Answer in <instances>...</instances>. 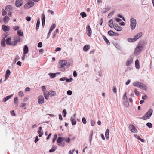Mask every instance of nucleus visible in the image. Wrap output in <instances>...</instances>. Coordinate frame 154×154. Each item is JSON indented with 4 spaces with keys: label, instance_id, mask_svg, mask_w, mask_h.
Masks as SVG:
<instances>
[{
    "label": "nucleus",
    "instance_id": "338daca9",
    "mask_svg": "<svg viewBox=\"0 0 154 154\" xmlns=\"http://www.w3.org/2000/svg\"><path fill=\"white\" fill-rule=\"evenodd\" d=\"M70 140V139L69 138H65V141L67 143H69Z\"/></svg>",
    "mask_w": 154,
    "mask_h": 154
},
{
    "label": "nucleus",
    "instance_id": "473e14b6",
    "mask_svg": "<svg viewBox=\"0 0 154 154\" xmlns=\"http://www.w3.org/2000/svg\"><path fill=\"white\" fill-rule=\"evenodd\" d=\"M134 136L136 138H137V139H138L139 140H140L141 142H144V140L143 139H141L140 138V137L139 135H138L137 134H135Z\"/></svg>",
    "mask_w": 154,
    "mask_h": 154
},
{
    "label": "nucleus",
    "instance_id": "9b49d317",
    "mask_svg": "<svg viewBox=\"0 0 154 154\" xmlns=\"http://www.w3.org/2000/svg\"><path fill=\"white\" fill-rule=\"evenodd\" d=\"M38 103L39 104H42L44 102V98L42 96H40L38 97Z\"/></svg>",
    "mask_w": 154,
    "mask_h": 154
},
{
    "label": "nucleus",
    "instance_id": "052dcab7",
    "mask_svg": "<svg viewBox=\"0 0 154 154\" xmlns=\"http://www.w3.org/2000/svg\"><path fill=\"white\" fill-rule=\"evenodd\" d=\"M124 105L126 107H128L129 106V104L128 102L126 101L124 103Z\"/></svg>",
    "mask_w": 154,
    "mask_h": 154
},
{
    "label": "nucleus",
    "instance_id": "f03ea898",
    "mask_svg": "<svg viewBox=\"0 0 154 154\" xmlns=\"http://www.w3.org/2000/svg\"><path fill=\"white\" fill-rule=\"evenodd\" d=\"M132 85L135 87H138L145 90H146L147 89V86L145 84L138 82H135L133 83Z\"/></svg>",
    "mask_w": 154,
    "mask_h": 154
},
{
    "label": "nucleus",
    "instance_id": "393cba45",
    "mask_svg": "<svg viewBox=\"0 0 154 154\" xmlns=\"http://www.w3.org/2000/svg\"><path fill=\"white\" fill-rule=\"evenodd\" d=\"M5 41V38H4L2 39V41H1V46L2 47H5L6 45Z\"/></svg>",
    "mask_w": 154,
    "mask_h": 154
},
{
    "label": "nucleus",
    "instance_id": "412c9836",
    "mask_svg": "<svg viewBox=\"0 0 154 154\" xmlns=\"http://www.w3.org/2000/svg\"><path fill=\"white\" fill-rule=\"evenodd\" d=\"M11 37H8L7 38L6 40V42L8 45H10L11 43Z\"/></svg>",
    "mask_w": 154,
    "mask_h": 154
},
{
    "label": "nucleus",
    "instance_id": "4be33fe9",
    "mask_svg": "<svg viewBox=\"0 0 154 154\" xmlns=\"http://www.w3.org/2000/svg\"><path fill=\"white\" fill-rule=\"evenodd\" d=\"M28 52V46L26 45L24 46L23 48V53L24 54H27Z\"/></svg>",
    "mask_w": 154,
    "mask_h": 154
},
{
    "label": "nucleus",
    "instance_id": "bf43d9fd",
    "mask_svg": "<svg viewBox=\"0 0 154 154\" xmlns=\"http://www.w3.org/2000/svg\"><path fill=\"white\" fill-rule=\"evenodd\" d=\"M40 19L38 18L37 21V23H36V25L37 26H39L40 25Z\"/></svg>",
    "mask_w": 154,
    "mask_h": 154
},
{
    "label": "nucleus",
    "instance_id": "f8f14e48",
    "mask_svg": "<svg viewBox=\"0 0 154 154\" xmlns=\"http://www.w3.org/2000/svg\"><path fill=\"white\" fill-rule=\"evenodd\" d=\"M2 29L3 30L4 32H7L9 30L10 27L8 26H6L5 25H3L2 26Z\"/></svg>",
    "mask_w": 154,
    "mask_h": 154
},
{
    "label": "nucleus",
    "instance_id": "8fccbe9b",
    "mask_svg": "<svg viewBox=\"0 0 154 154\" xmlns=\"http://www.w3.org/2000/svg\"><path fill=\"white\" fill-rule=\"evenodd\" d=\"M146 125L149 128H151L152 127V124L151 123H147L146 124Z\"/></svg>",
    "mask_w": 154,
    "mask_h": 154
},
{
    "label": "nucleus",
    "instance_id": "f257e3e1",
    "mask_svg": "<svg viewBox=\"0 0 154 154\" xmlns=\"http://www.w3.org/2000/svg\"><path fill=\"white\" fill-rule=\"evenodd\" d=\"M143 42H140L138 44L137 47L135 48L134 51V54L136 56L139 55L142 51L143 48Z\"/></svg>",
    "mask_w": 154,
    "mask_h": 154
},
{
    "label": "nucleus",
    "instance_id": "37998d69",
    "mask_svg": "<svg viewBox=\"0 0 154 154\" xmlns=\"http://www.w3.org/2000/svg\"><path fill=\"white\" fill-rule=\"evenodd\" d=\"M66 81L67 82H71L73 80V79L72 78H70L69 79H67L66 78Z\"/></svg>",
    "mask_w": 154,
    "mask_h": 154
},
{
    "label": "nucleus",
    "instance_id": "4c0bfd02",
    "mask_svg": "<svg viewBox=\"0 0 154 154\" xmlns=\"http://www.w3.org/2000/svg\"><path fill=\"white\" fill-rule=\"evenodd\" d=\"M17 43L15 42V41L14 40V41L11 42V43L10 45L12 46H15L17 45Z\"/></svg>",
    "mask_w": 154,
    "mask_h": 154
},
{
    "label": "nucleus",
    "instance_id": "6ab92c4d",
    "mask_svg": "<svg viewBox=\"0 0 154 154\" xmlns=\"http://www.w3.org/2000/svg\"><path fill=\"white\" fill-rule=\"evenodd\" d=\"M113 19H111L109 22V25L111 28L114 27L115 25L113 24Z\"/></svg>",
    "mask_w": 154,
    "mask_h": 154
},
{
    "label": "nucleus",
    "instance_id": "4468645a",
    "mask_svg": "<svg viewBox=\"0 0 154 154\" xmlns=\"http://www.w3.org/2000/svg\"><path fill=\"white\" fill-rule=\"evenodd\" d=\"M114 29L117 31H121L122 29V28L118 25L117 24H116L114 27Z\"/></svg>",
    "mask_w": 154,
    "mask_h": 154
},
{
    "label": "nucleus",
    "instance_id": "7ed1b4c3",
    "mask_svg": "<svg viewBox=\"0 0 154 154\" xmlns=\"http://www.w3.org/2000/svg\"><path fill=\"white\" fill-rule=\"evenodd\" d=\"M152 112L153 110L152 109H150L141 118V119L143 120H145L149 119L152 114Z\"/></svg>",
    "mask_w": 154,
    "mask_h": 154
},
{
    "label": "nucleus",
    "instance_id": "2f4dec72",
    "mask_svg": "<svg viewBox=\"0 0 154 154\" xmlns=\"http://www.w3.org/2000/svg\"><path fill=\"white\" fill-rule=\"evenodd\" d=\"M90 48V46L89 45H86L83 47V49L85 51H87Z\"/></svg>",
    "mask_w": 154,
    "mask_h": 154
},
{
    "label": "nucleus",
    "instance_id": "cd10ccee",
    "mask_svg": "<svg viewBox=\"0 0 154 154\" xmlns=\"http://www.w3.org/2000/svg\"><path fill=\"white\" fill-rule=\"evenodd\" d=\"M70 120L72 122V125H75L76 124V120L72 117L71 118Z\"/></svg>",
    "mask_w": 154,
    "mask_h": 154
},
{
    "label": "nucleus",
    "instance_id": "774afa93",
    "mask_svg": "<svg viewBox=\"0 0 154 154\" xmlns=\"http://www.w3.org/2000/svg\"><path fill=\"white\" fill-rule=\"evenodd\" d=\"M38 47H42V42H40L38 43Z\"/></svg>",
    "mask_w": 154,
    "mask_h": 154
},
{
    "label": "nucleus",
    "instance_id": "a211bd4d",
    "mask_svg": "<svg viewBox=\"0 0 154 154\" xmlns=\"http://www.w3.org/2000/svg\"><path fill=\"white\" fill-rule=\"evenodd\" d=\"M45 15L44 14H42V25L43 27L45 25Z\"/></svg>",
    "mask_w": 154,
    "mask_h": 154
},
{
    "label": "nucleus",
    "instance_id": "aec40b11",
    "mask_svg": "<svg viewBox=\"0 0 154 154\" xmlns=\"http://www.w3.org/2000/svg\"><path fill=\"white\" fill-rule=\"evenodd\" d=\"M13 95V94H11L10 96H8L5 97L3 99V102H6L7 100H8L11 98V97H12Z\"/></svg>",
    "mask_w": 154,
    "mask_h": 154
},
{
    "label": "nucleus",
    "instance_id": "c756f323",
    "mask_svg": "<svg viewBox=\"0 0 154 154\" xmlns=\"http://www.w3.org/2000/svg\"><path fill=\"white\" fill-rule=\"evenodd\" d=\"M48 94L49 95H51L53 96H55L56 95V93L54 91H50Z\"/></svg>",
    "mask_w": 154,
    "mask_h": 154
},
{
    "label": "nucleus",
    "instance_id": "864d4df0",
    "mask_svg": "<svg viewBox=\"0 0 154 154\" xmlns=\"http://www.w3.org/2000/svg\"><path fill=\"white\" fill-rule=\"evenodd\" d=\"M62 112L63 113V117H65L66 116V114H67V112L66 111L65 109H64L63 111Z\"/></svg>",
    "mask_w": 154,
    "mask_h": 154
},
{
    "label": "nucleus",
    "instance_id": "5fc2aeb1",
    "mask_svg": "<svg viewBox=\"0 0 154 154\" xmlns=\"http://www.w3.org/2000/svg\"><path fill=\"white\" fill-rule=\"evenodd\" d=\"M82 122L84 124L86 123V121L85 118V117H83L82 119Z\"/></svg>",
    "mask_w": 154,
    "mask_h": 154
},
{
    "label": "nucleus",
    "instance_id": "13d9d810",
    "mask_svg": "<svg viewBox=\"0 0 154 154\" xmlns=\"http://www.w3.org/2000/svg\"><path fill=\"white\" fill-rule=\"evenodd\" d=\"M67 94L69 95H71L72 94V92L70 90H68L67 92Z\"/></svg>",
    "mask_w": 154,
    "mask_h": 154
},
{
    "label": "nucleus",
    "instance_id": "c85d7f7f",
    "mask_svg": "<svg viewBox=\"0 0 154 154\" xmlns=\"http://www.w3.org/2000/svg\"><path fill=\"white\" fill-rule=\"evenodd\" d=\"M103 39L105 41V42L108 45H110V42L108 39H107L106 37L105 36L103 35Z\"/></svg>",
    "mask_w": 154,
    "mask_h": 154
},
{
    "label": "nucleus",
    "instance_id": "1a4fd4ad",
    "mask_svg": "<svg viewBox=\"0 0 154 154\" xmlns=\"http://www.w3.org/2000/svg\"><path fill=\"white\" fill-rule=\"evenodd\" d=\"M133 62V58L132 57H131L130 58H128L126 62L125 65L127 66H129Z\"/></svg>",
    "mask_w": 154,
    "mask_h": 154
},
{
    "label": "nucleus",
    "instance_id": "603ef678",
    "mask_svg": "<svg viewBox=\"0 0 154 154\" xmlns=\"http://www.w3.org/2000/svg\"><path fill=\"white\" fill-rule=\"evenodd\" d=\"M2 15L3 16H5L7 14V12L5 11L4 9H2Z\"/></svg>",
    "mask_w": 154,
    "mask_h": 154
},
{
    "label": "nucleus",
    "instance_id": "58836bf2",
    "mask_svg": "<svg viewBox=\"0 0 154 154\" xmlns=\"http://www.w3.org/2000/svg\"><path fill=\"white\" fill-rule=\"evenodd\" d=\"M57 148V147L56 146H55L54 147V146L52 147L51 149L49 150V152H54L56 150Z\"/></svg>",
    "mask_w": 154,
    "mask_h": 154
},
{
    "label": "nucleus",
    "instance_id": "20e7f679",
    "mask_svg": "<svg viewBox=\"0 0 154 154\" xmlns=\"http://www.w3.org/2000/svg\"><path fill=\"white\" fill-rule=\"evenodd\" d=\"M137 24L136 20L135 19L131 17L130 19V26L132 30L135 28Z\"/></svg>",
    "mask_w": 154,
    "mask_h": 154
},
{
    "label": "nucleus",
    "instance_id": "79ce46f5",
    "mask_svg": "<svg viewBox=\"0 0 154 154\" xmlns=\"http://www.w3.org/2000/svg\"><path fill=\"white\" fill-rule=\"evenodd\" d=\"M20 59V57L18 55H16L14 60V63H15L16 62Z\"/></svg>",
    "mask_w": 154,
    "mask_h": 154
},
{
    "label": "nucleus",
    "instance_id": "6e6552de",
    "mask_svg": "<svg viewBox=\"0 0 154 154\" xmlns=\"http://www.w3.org/2000/svg\"><path fill=\"white\" fill-rule=\"evenodd\" d=\"M59 66L61 67H64L67 64V61L66 60H61L59 61Z\"/></svg>",
    "mask_w": 154,
    "mask_h": 154
},
{
    "label": "nucleus",
    "instance_id": "5701e85b",
    "mask_svg": "<svg viewBox=\"0 0 154 154\" xmlns=\"http://www.w3.org/2000/svg\"><path fill=\"white\" fill-rule=\"evenodd\" d=\"M135 66L136 69H139L140 68L139 61L138 59H137L135 62Z\"/></svg>",
    "mask_w": 154,
    "mask_h": 154
},
{
    "label": "nucleus",
    "instance_id": "ddd939ff",
    "mask_svg": "<svg viewBox=\"0 0 154 154\" xmlns=\"http://www.w3.org/2000/svg\"><path fill=\"white\" fill-rule=\"evenodd\" d=\"M5 9L6 11L9 12L13 10V8L11 5H8L6 6Z\"/></svg>",
    "mask_w": 154,
    "mask_h": 154
},
{
    "label": "nucleus",
    "instance_id": "0eeeda50",
    "mask_svg": "<svg viewBox=\"0 0 154 154\" xmlns=\"http://www.w3.org/2000/svg\"><path fill=\"white\" fill-rule=\"evenodd\" d=\"M130 130L132 133H137L138 132L137 130L136 129L135 127L133 125L131 124L129 126Z\"/></svg>",
    "mask_w": 154,
    "mask_h": 154
},
{
    "label": "nucleus",
    "instance_id": "a18cd8bd",
    "mask_svg": "<svg viewBox=\"0 0 154 154\" xmlns=\"http://www.w3.org/2000/svg\"><path fill=\"white\" fill-rule=\"evenodd\" d=\"M59 68L60 69V71L64 72L65 70V68L64 67H61V66H59Z\"/></svg>",
    "mask_w": 154,
    "mask_h": 154
},
{
    "label": "nucleus",
    "instance_id": "ea45409f",
    "mask_svg": "<svg viewBox=\"0 0 154 154\" xmlns=\"http://www.w3.org/2000/svg\"><path fill=\"white\" fill-rule=\"evenodd\" d=\"M80 15L82 16V18H84L86 17L87 15L85 12H82L80 14Z\"/></svg>",
    "mask_w": 154,
    "mask_h": 154
},
{
    "label": "nucleus",
    "instance_id": "09e8293b",
    "mask_svg": "<svg viewBox=\"0 0 154 154\" xmlns=\"http://www.w3.org/2000/svg\"><path fill=\"white\" fill-rule=\"evenodd\" d=\"M134 91L135 94L136 96H138L140 94V92L137 91V89L136 88L134 89Z\"/></svg>",
    "mask_w": 154,
    "mask_h": 154
},
{
    "label": "nucleus",
    "instance_id": "2eb2a0df",
    "mask_svg": "<svg viewBox=\"0 0 154 154\" xmlns=\"http://www.w3.org/2000/svg\"><path fill=\"white\" fill-rule=\"evenodd\" d=\"M142 35V32H140L138 33L137 35H135L134 37V40L136 41L137 39L139 38Z\"/></svg>",
    "mask_w": 154,
    "mask_h": 154
},
{
    "label": "nucleus",
    "instance_id": "69168bd1",
    "mask_svg": "<svg viewBox=\"0 0 154 154\" xmlns=\"http://www.w3.org/2000/svg\"><path fill=\"white\" fill-rule=\"evenodd\" d=\"M18 94L20 96L22 97L23 96V92L22 91H20L19 92Z\"/></svg>",
    "mask_w": 154,
    "mask_h": 154
},
{
    "label": "nucleus",
    "instance_id": "9d476101",
    "mask_svg": "<svg viewBox=\"0 0 154 154\" xmlns=\"http://www.w3.org/2000/svg\"><path fill=\"white\" fill-rule=\"evenodd\" d=\"M23 4V0H16L15 2V6L17 7L21 6Z\"/></svg>",
    "mask_w": 154,
    "mask_h": 154
},
{
    "label": "nucleus",
    "instance_id": "de8ad7c7",
    "mask_svg": "<svg viewBox=\"0 0 154 154\" xmlns=\"http://www.w3.org/2000/svg\"><path fill=\"white\" fill-rule=\"evenodd\" d=\"M26 104L25 103H22V105L21 107L23 108L24 109H25L26 108L25 107V106L26 105Z\"/></svg>",
    "mask_w": 154,
    "mask_h": 154
},
{
    "label": "nucleus",
    "instance_id": "e2e57ef3",
    "mask_svg": "<svg viewBox=\"0 0 154 154\" xmlns=\"http://www.w3.org/2000/svg\"><path fill=\"white\" fill-rule=\"evenodd\" d=\"M61 50V48L60 47L57 48L55 50V51L57 52L58 51H60Z\"/></svg>",
    "mask_w": 154,
    "mask_h": 154
},
{
    "label": "nucleus",
    "instance_id": "f3484780",
    "mask_svg": "<svg viewBox=\"0 0 154 154\" xmlns=\"http://www.w3.org/2000/svg\"><path fill=\"white\" fill-rule=\"evenodd\" d=\"M9 18L7 16H5L3 18V21L4 22L5 24H7L8 21H9Z\"/></svg>",
    "mask_w": 154,
    "mask_h": 154
},
{
    "label": "nucleus",
    "instance_id": "bb28decb",
    "mask_svg": "<svg viewBox=\"0 0 154 154\" xmlns=\"http://www.w3.org/2000/svg\"><path fill=\"white\" fill-rule=\"evenodd\" d=\"M17 35L19 37H21L23 35V33L21 30H19L17 31Z\"/></svg>",
    "mask_w": 154,
    "mask_h": 154
},
{
    "label": "nucleus",
    "instance_id": "0e129e2a",
    "mask_svg": "<svg viewBox=\"0 0 154 154\" xmlns=\"http://www.w3.org/2000/svg\"><path fill=\"white\" fill-rule=\"evenodd\" d=\"M66 77H63L60 78L59 79L60 81H64L66 79Z\"/></svg>",
    "mask_w": 154,
    "mask_h": 154
},
{
    "label": "nucleus",
    "instance_id": "423d86ee",
    "mask_svg": "<svg viewBox=\"0 0 154 154\" xmlns=\"http://www.w3.org/2000/svg\"><path fill=\"white\" fill-rule=\"evenodd\" d=\"M86 31L87 35L90 37L92 33L91 29L89 25H88L86 27Z\"/></svg>",
    "mask_w": 154,
    "mask_h": 154
},
{
    "label": "nucleus",
    "instance_id": "6e6d98bb",
    "mask_svg": "<svg viewBox=\"0 0 154 154\" xmlns=\"http://www.w3.org/2000/svg\"><path fill=\"white\" fill-rule=\"evenodd\" d=\"M44 97H45V99H46L47 100H48V99L49 96H48V94H47L44 93Z\"/></svg>",
    "mask_w": 154,
    "mask_h": 154
},
{
    "label": "nucleus",
    "instance_id": "a19ab883",
    "mask_svg": "<svg viewBox=\"0 0 154 154\" xmlns=\"http://www.w3.org/2000/svg\"><path fill=\"white\" fill-rule=\"evenodd\" d=\"M93 135V131H92L90 135H89V137H90V143L91 144V142L92 141V136Z\"/></svg>",
    "mask_w": 154,
    "mask_h": 154
},
{
    "label": "nucleus",
    "instance_id": "a878e982",
    "mask_svg": "<svg viewBox=\"0 0 154 154\" xmlns=\"http://www.w3.org/2000/svg\"><path fill=\"white\" fill-rule=\"evenodd\" d=\"M109 130L108 129H107L106 130L105 132V135L106 139L107 140L109 138Z\"/></svg>",
    "mask_w": 154,
    "mask_h": 154
},
{
    "label": "nucleus",
    "instance_id": "e433bc0d",
    "mask_svg": "<svg viewBox=\"0 0 154 154\" xmlns=\"http://www.w3.org/2000/svg\"><path fill=\"white\" fill-rule=\"evenodd\" d=\"M62 137H58L57 140V142L58 143H60L62 142Z\"/></svg>",
    "mask_w": 154,
    "mask_h": 154
},
{
    "label": "nucleus",
    "instance_id": "3c124183",
    "mask_svg": "<svg viewBox=\"0 0 154 154\" xmlns=\"http://www.w3.org/2000/svg\"><path fill=\"white\" fill-rule=\"evenodd\" d=\"M134 40V38H129L128 39V41L130 42H133L135 41Z\"/></svg>",
    "mask_w": 154,
    "mask_h": 154
},
{
    "label": "nucleus",
    "instance_id": "b1692460",
    "mask_svg": "<svg viewBox=\"0 0 154 154\" xmlns=\"http://www.w3.org/2000/svg\"><path fill=\"white\" fill-rule=\"evenodd\" d=\"M14 103L16 106H17L18 104V100L17 97H15L14 99Z\"/></svg>",
    "mask_w": 154,
    "mask_h": 154
},
{
    "label": "nucleus",
    "instance_id": "dca6fc26",
    "mask_svg": "<svg viewBox=\"0 0 154 154\" xmlns=\"http://www.w3.org/2000/svg\"><path fill=\"white\" fill-rule=\"evenodd\" d=\"M11 73L10 71L8 69L6 71V74L5 75V81L8 78L9 75H10Z\"/></svg>",
    "mask_w": 154,
    "mask_h": 154
},
{
    "label": "nucleus",
    "instance_id": "72a5a7b5",
    "mask_svg": "<svg viewBox=\"0 0 154 154\" xmlns=\"http://www.w3.org/2000/svg\"><path fill=\"white\" fill-rule=\"evenodd\" d=\"M110 9L111 8L108 6L107 8H105L104 9V11L103 12V13H106L109 11Z\"/></svg>",
    "mask_w": 154,
    "mask_h": 154
},
{
    "label": "nucleus",
    "instance_id": "7c9ffc66",
    "mask_svg": "<svg viewBox=\"0 0 154 154\" xmlns=\"http://www.w3.org/2000/svg\"><path fill=\"white\" fill-rule=\"evenodd\" d=\"M21 38L17 36H16L14 38V40L17 43L20 42Z\"/></svg>",
    "mask_w": 154,
    "mask_h": 154
},
{
    "label": "nucleus",
    "instance_id": "39448f33",
    "mask_svg": "<svg viewBox=\"0 0 154 154\" xmlns=\"http://www.w3.org/2000/svg\"><path fill=\"white\" fill-rule=\"evenodd\" d=\"M34 3L32 1L29 2L24 5V8L28 9L30 8L33 7L34 5Z\"/></svg>",
    "mask_w": 154,
    "mask_h": 154
},
{
    "label": "nucleus",
    "instance_id": "680f3d73",
    "mask_svg": "<svg viewBox=\"0 0 154 154\" xmlns=\"http://www.w3.org/2000/svg\"><path fill=\"white\" fill-rule=\"evenodd\" d=\"M59 146H64L65 145V143L63 142L61 143H60L58 144Z\"/></svg>",
    "mask_w": 154,
    "mask_h": 154
},
{
    "label": "nucleus",
    "instance_id": "c03bdc74",
    "mask_svg": "<svg viewBox=\"0 0 154 154\" xmlns=\"http://www.w3.org/2000/svg\"><path fill=\"white\" fill-rule=\"evenodd\" d=\"M20 29V27L17 26H15L13 27V29L14 31L18 30Z\"/></svg>",
    "mask_w": 154,
    "mask_h": 154
},
{
    "label": "nucleus",
    "instance_id": "4d7b16f0",
    "mask_svg": "<svg viewBox=\"0 0 154 154\" xmlns=\"http://www.w3.org/2000/svg\"><path fill=\"white\" fill-rule=\"evenodd\" d=\"M113 91L114 93H116L117 92V89L116 87L115 86H114L113 88Z\"/></svg>",
    "mask_w": 154,
    "mask_h": 154
},
{
    "label": "nucleus",
    "instance_id": "f704fd0d",
    "mask_svg": "<svg viewBox=\"0 0 154 154\" xmlns=\"http://www.w3.org/2000/svg\"><path fill=\"white\" fill-rule=\"evenodd\" d=\"M108 34L109 35L111 36L116 35H114V32L112 30L109 31L108 32Z\"/></svg>",
    "mask_w": 154,
    "mask_h": 154
},
{
    "label": "nucleus",
    "instance_id": "49530a36",
    "mask_svg": "<svg viewBox=\"0 0 154 154\" xmlns=\"http://www.w3.org/2000/svg\"><path fill=\"white\" fill-rule=\"evenodd\" d=\"M56 26L55 24H53L52 25H51L50 29L53 30L55 28Z\"/></svg>",
    "mask_w": 154,
    "mask_h": 154
},
{
    "label": "nucleus",
    "instance_id": "c9c22d12",
    "mask_svg": "<svg viewBox=\"0 0 154 154\" xmlns=\"http://www.w3.org/2000/svg\"><path fill=\"white\" fill-rule=\"evenodd\" d=\"M48 75H49L50 77L51 78H54L56 76L55 73H49L48 74Z\"/></svg>",
    "mask_w": 154,
    "mask_h": 154
}]
</instances>
